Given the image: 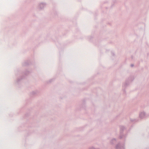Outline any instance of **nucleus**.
Wrapping results in <instances>:
<instances>
[{"label":"nucleus","mask_w":149,"mask_h":149,"mask_svg":"<svg viewBox=\"0 0 149 149\" xmlns=\"http://www.w3.org/2000/svg\"><path fill=\"white\" fill-rule=\"evenodd\" d=\"M120 135L119 136V138L120 139H125L126 137V135L123 134V132L125 130V128L123 126H120Z\"/></svg>","instance_id":"nucleus-1"},{"label":"nucleus","mask_w":149,"mask_h":149,"mask_svg":"<svg viewBox=\"0 0 149 149\" xmlns=\"http://www.w3.org/2000/svg\"><path fill=\"white\" fill-rule=\"evenodd\" d=\"M134 79V78L133 76H131L129 77L126 80L125 83L123 85V87L125 88L127 87L130 83L132 82Z\"/></svg>","instance_id":"nucleus-2"},{"label":"nucleus","mask_w":149,"mask_h":149,"mask_svg":"<svg viewBox=\"0 0 149 149\" xmlns=\"http://www.w3.org/2000/svg\"><path fill=\"white\" fill-rule=\"evenodd\" d=\"M46 3H45L42 2L40 3L38 6V8L40 10H42L46 7Z\"/></svg>","instance_id":"nucleus-3"},{"label":"nucleus","mask_w":149,"mask_h":149,"mask_svg":"<svg viewBox=\"0 0 149 149\" xmlns=\"http://www.w3.org/2000/svg\"><path fill=\"white\" fill-rule=\"evenodd\" d=\"M116 149H125L124 145L123 144L118 143L116 146Z\"/></svg>","instance_id":"nucleus-4"},{"label":"nucleus","mask_w":149,"mask_h":149,"mask_svg":"<svg viewBox=\"0 0 149 149\" xmlns=\"http://www.w3.org/2000/svg\"><path fill=\"white\" fill-rule=\"evenodd\" d=\"M145 113L144 112H141L139 114V117L141 118H143L145 117Z\"/></svg>","instance_id":"nucleus-5"},{"label":"nucleus","mask_w":149,"mask_h":149,"mask_svg":"<svg viewBox=\"0 0 149 149\" xmlns=\"http://www.w3.org/2000/svg\"><path fill=\"white\" fill-rule=\"evenodd\" d=\"M20 78H18L17 79V83H19L22 80L24 79L25 78V77L24 76H22V77H20Z\"/></svg>","instance_id":"nucleus-6"},{"label":"nucleus","mask_w":149,"mask_h":149,"mask_svg":"<svg viewBox=\"0 0 149 149\" xmlns=\"http://www.w3.org/2000/svg\"><path fill=\"white\" fill-rule=\"evenodd\" d=\"M116 142V140L115 139H112L110 141V143L111 144H113Z\"/></svg>","instance_id":"nucleus-7"},{"label":"nucleus","mask_w":149,"mask_h":149,"mask_svg":"<svg viewBox=\"0 0 149 149\" xmlns=\"http://www.w3.org/2000/svg\"><path fill=\"white\" fill-rule=\"evenodd\" d=\"M29 64L28 61H25L22 63V65L24 66H27Z\"/></svg>","instance_id":"nucleus-8"},{"label":"nucleus","mask_w":149,"mask_h":149,"mask_svg":"<svg viewBox=\"0 0 149 149\" xmlns=\"http://www.w3.org/2000/svg\"><path fill=\"white\" fill-rule=\"evenodd\" d=\"M130 121L132 122H137L138 121V120L137 119H131Z\"/></svg>","instance_id":"nucleus-9"},{"label":"nucleus","mask_w":149,"mask_h":149,"mask_svg":"<svg viewBox=\"0 0 149 149\" xmlns=\"http://www.w3.org/2000/svg\"><path fill=\"white\" fill-rule=\"evenodd\" d=\"M30 73V72L27 70L25 72L24 74L25 75H27L28 74H29Z\"/></svg>","instance_id":"nucleus-10"},{"label":"nucleus","mask_w":149,"mask_h":149,"mask_svg":"<svg viewBox=\"0 0 149 149\" xmlns=\"http://www.w3.org/2000/svg\"><path fill=\"white\" fill-rule=\"evenodd\" d=\"M37 91H33L32 92V94L33 95H34L36 93H37Z\"/></svg>","instance_id":"nucleus-11"},{"label":"nucleus","mask_w":149,"mask_h":149,"mask_svg":"<svg viewBox=\"0 0 149 149\" xmlns=\"http://www.w3.org/2000/svg\"><path fill=\"white\" fill-rule=\"evenodd\" d=\"M130 66H131V67H133V66H134V65L133 64H131V65Z\"/></svg>","instance_id":"nucleus-12"},{"label":"nucleus","mask_w":149,"mask_h":149,"mask_svg":"<svg viewBox=\"0 0 149 149\" xmlns=\"http://www.w3.org/2000/svg\"><path fill=\"white\" fill-rule=\"evenodd\" d=\"M111 53H112V55H113V56L114 55V54L113 53V52H112Z\"/></svg>","instance_id":"nucleus-13"},{"label":"nucleus","mask_w":149,"mask_h":149,"mask_svg":"<svg viewBox=\"0 0 149 149\" xmlns=\"http://www.w3.org/2000/svg\"><path fill=\"white\" fill-rule=\"evenodd\" d=\"M124 93H125V90H124Z\"/></svg>","instance_id":"nucleus-14"},{"label":"nucleus","mask_w":149,"mask_h":149,"mask_svg":"<svg viewBox=\"0 0 149 149\" xmlns=\"http://www.w3.org/2000/svg\"><path fill=\"white\" fill-rule=\"evenodd\" d=\"M52 79H51V80L50 81V82L51 81Z\"/></svg>","instance_id":"nucleus-15"}]
</instances>
